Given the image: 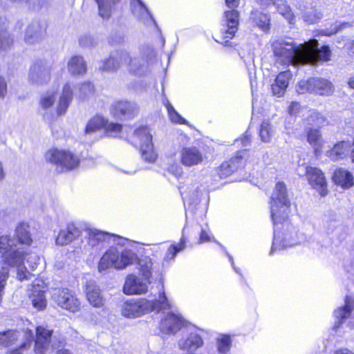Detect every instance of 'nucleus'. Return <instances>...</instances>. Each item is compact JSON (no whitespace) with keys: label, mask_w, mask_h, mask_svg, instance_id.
<instances>
[{"label":"nucleus","mask_w":354,"mask_h":354,"mask_svg":"<svg viewBox=\"0 0 354 354\" xmlns=\"http://www.w3.org/2000/svg\"><path fill=\"white\" fill-rule=\"evenodd\" d=\"M181 194L185 203H198L201 195L198 183H195L191 187H186L181 192Z\"/></svg>","instance_id":"obj_38"},{"label":"nucleus","mask_w":354,"mask_h":354,"mask_svg":"<svg viewBox=\"0 0 354 354\" xmlns=\"http://www.w3.org/2000/svg\"><path fill=\"white\" fill-rule=\"evenodd\" d=\"M290 203L287 196L286 185L278 182L271 196L270 210L274 225L281 223L288 216Z\"/></svg>","instance_id":"obj_6"},{"label":"nucleus","mask_w":354,"mask_h":354,"mask_svg":"<svg viewBox=\"0 0 354 354\" xmlns=\"http://www.w3.org/2000/svg\"><path fill=\"white\" fill-rule=\"evenodd\" d=\"M124 66L123 62L120 58V51H118L115 55L110 57L102 62L100 66V70L102 71H113Z\"/></svg>","instance_id":"obj_41"},{"label":"nucleus","mask_w":354,"mask_h":354,"mask_svg":"<svg viewBox=\"0 0 354 354\" xmlns=\"http://www.w3.org/2000/svg\"><path fill=\"white\" fill-rule=\"evenodd\" d=\"M32 306L39 310H44L46 306L44 291L34 290L30 297Z\"/></svg>","instance_id":"obj_44"},{"label":"nucleus","mask_w":354,"mask_h":354,"mask_svg":"<svg viewBox=\"0 0 354 354\" xmlns=\"http://www.w3.org/2000/svg\"><path fill=\"white\" fill-rule=\"evenodd\" d=\"M28 228L29 225L25 223H19L17 226L15 236L12 238L15 239L19 245L28 248L31 244L32 239Z\"/></svg>","instance_id":"obj_30"},{"label":"nucleus","mask_w":354,"mask_h":354,"mask_svg":"<svg viewBox=\"0 0 354 354\" xmlns=\"http://www.w3.org/2000/svg\"><path fill=\"white\" fill-rule=\"evenodd\" d=\"M199 328L192 326L187 328L178 342V348L182 351H195L203 345V340Z\"/></svg>","instance_id":"obj_12"},{"label":"nucleus","mask_w":354,"mask_h":354,"mask_svg":"<svg viewBox=\"0 0 354 354\" xmlns=\"http://www.w3.org/2000/svg\"><path fill=\"white\" fill-rule=\"evenodd\" d=\"M304 20L310 24L317 22L322 17V14L313 8H307L302 14Z\"/></svg>","instance_id":"obj_48"},{"label":"nucleus","mask_w":354,"mask_h":354,"mask_svg":"<svg viewBox=\"0 0 354 354\" xmlns=\"http://www.w3.org/2000/svg\"><path fill=\"white\" fill-rule=\"evenodd\" d=\"M149 280L134 274H129L125 280L123 291L126 295H140L147 292Z\"/></svg>","instance_id":"obj_19"},{"label":"nucleus","mask_w":354,"mask_h":354,"mask_svg":"<svg viewBox=\"0 0 354 354\" xmlns=\"http://www.w3.org/2000/svg\"><path fill=\"white\" fill-rule=\"evenodd\" d=\"M7 93V83L3 77L0 76V97H3Z\"/></svg>","instance_id":"obj_63"},{"label":"nucleus","mask_w":354,"mask_h":354,"mask_svg":"<svg viewBox=\"0 0 354 354\" xmlns=\"http://www.w3.org/2000/svg\"><path fill=\"white\" fill-rule=\"evenodd\" d=\"M344 302L345 304L343 307L337 308L334 312V315L337 319L335 322V327L337 328L339 327L344 320L349 317L354 308V300L351 297L346 296Z\"/></svg>","instance_id":"obj_29"},{"label":"nucleus","mask_w":354,"mask_h":354,"mask_svg":"<svg viewBox=\"0 0 354 354\" xmlns=\"http://www.w3.org/2000/svg\"><path fill=\"white\" fill-rule=\"evenodd\" d=\"M244 62L245 63L246 67L249 71L250 75L251 74V71L254 70V57L253 55L251 54H249L247 59H244Z\"/></svg>","instance_id":"obj_61"},{"label":"nucleus","mask_w":354,"mask_h":354,"mask_svg":"<svg viewBox=\"0 0 354 354\" xmlns=\"http://www.w3.org/2000/svg\"><path fill=\"white\" fill-rule=\"evenodd\" d=\"M44 32V28L39 23H32L26 29L24 41L30 45L39 43L43 39Z\"/></svg>","instance_id":"obj_27"},{"label":"nucleus","mask_w":354,"mask_h":354,"mask_svg":"<svg viewBox=\"0 0 354 354\" xmlns=\"http://www.w3.org/2000/svg\"><path fill=\"white\" fill-rule=\"evenodd\" d=\"M154 57L153 50H148L147 53H142L139 55L131 57L126 50H120V58L129 72L133 73H140L146 70L149 64V62Z\"/></svg>","instance_id":"obj_8"},{"label":"nucleus","mask_w":354,"mask_h":354,"mask_svg":"<svg viewBox=\"0 0 354 354\" xmlns=\"http://www.w3.org/2000/svg\"><path fill=\"white\" fill-rule=\"evenodd\" d=\"M273 134L274 129L270 122L268 120L263 121L259 130V136L261 140L265 142H270Z\"/></svg>","instance_id":"obj_46"},{"label":"nucleus","mask_w":354,"mask_h":354,"mask_svg":"<svg viewBox=\"0 0 354 354\" xmlns=\"http://www.w3.org/2000/svg\"><path fill=\"white\" fill-rule=\"evenodd\" d=\"M137 261L142 277L146 280H149L151 277L153 266L151 259L147 256L138 259L134 252L128 249L120 252L116 248H109L101 257L99 261L98 270L100 272L104 271L110 268L123 270Z\"/></svg>","instance_id":"obj_2"},{"label":"nucleus","mask_w":354,"mask_h":354,"mask_svg":"<svg viewBox=\"0 0 354 354\" xmlns=\"http://www.w3.org/2000/svg\"><path fill=\"white\" fill-rule=\"evenodd\" d=\"M301 109V105L299 103L296 102H292L290 103V106H288V113L291 115H295L297 113H299Z\"/></svg>","instance_id":"obj_58"},{"label":"nucleus","mask_w":354,"mask_h":354,"mask_svg":"<svg viewBox=\"0 0 354 354\" xmlns=\"http://www.w3.org/2000/svg\"><path fill=\"white\" fill-rule=\"evenodd\" d=\"M79 97L85 99L93 93V86L90 82H84L79 86Z\"/></svg>","instance_id":"obj_53"},{"label":"nucleus","mask_w":354,"mask_h":354,"mask_svg":"<svg viewBox=\"0 0 354 354\" xmlns=\"http://www.w3.org/2000/svg\"><path fill=\"white\" fill-rule=\"evenodd\" d=\"M57 99V92L55 91H48L44 93L39 99V111L44 118L48 116L49 111L53 108Z\"/></svg>","instance_id":"obj_31"},{"label":"nucleus","mask_w":354,"mask_h":354,"mask_svg":"<svg viewBox=\"0 0 354 354\" xmlns=\"http://www.w3.org/2000/svg\"><path fill=\"white\" fill-rule=\"evenodd\" d=\"M306 128H319L327 123L326 118L315 110L308 111V115L304 119Z\"/></svg>","instance_id":"obj_35"},{"label":"nucleus","mask_w":354,"mask_h":354,"mask_svg":"<svg viewBox=\"0 0 354 354\" xmlns=\"http://www.w3.org/2000/svg\"><path fill=\"white\" fill-rule=\"evenodd\" d=\"M186 226L182 231V236L180 242L178 244H171L167 250L165 256L163 257V263H169L174 260L176 255L178 252H180L185 250L187 244V236L185 234Z\"/></svg>","instance_id":"obj_28"},{"label":"nucleus","mask_w":354,"mask_h":354,"mask_svg":"<svg viewBox=\"0 0 354 354\" xmlns=\"http://www.w3.org/2000/svg\"><path fill=\"white\" fill-rule=\"evenodd\" d=\"M167 170L176 178H180L183 173V168L178 164L170 165Z\"/></svg>","instance_id":"obj_56"},{"label":"nucleus","mask_w":354,"mask_h":354,"mask_svg":"<svg viewBox=\"0 0 354 354\" xmlns=\"http://www.w3.org/2000/svg\"><path fill=\"white\" fill-rule=\"evenodd\" d=\"M46 159L66 170L76 168L80 162L79 158L71 151L59 149L48 151L46 154Z\"/></svg>","instance_id":"obj_10"},{"label":"nucleus","mask_w":354,"mask_h":354,"mask_svg":"<svg viewBox=\"0 0 354 354\" xmlns=\"http://www.w3.org/2000/svg\"><path fill=\"white\" fill-rule=\"evenodd\" d=\"M50 67L43 60L35 62L29 71L28 80L34 84H43L50 78Z\"/></svg>","instance_id":"obj_14"},{"label":"nucleus","mask_w":354,"mask_h":354,"mask_svg":"<svg viewBox=\"0 0 354 354\" xmlns=\"http://www.w3.org/2000/svg\"><path fill=\"white\" fill-rule=\"evenodd\" d=\"M131 12L135 17L147 25L156 23L151 12L141 0L131 1Z\"/></svg>","instance_id":"obj_23"},{"label":"nucleus","mask_w":354,"mask_h":354,"mask_svg":"<svg viewBox=\"0 0 354 354\" xmlns=\"http://www.w3.org/2000/svg\"><path fill=\"white\" fill-rule=\"evenodd\" d=\"M323 225L327 233L332 232L337 226L335 221L329 220L328 218L324 221Z\"/></svg>","instance_id":"obj_57"},{"label":"nucleus","mask_w":354,"mask_h":354,"mask_svg":"<svg viewBox=\"0 0 354 354\" xmlns=\"http://www.w3.org/2000/svg\"><path fill=\"white\" fill-rule=\"evenodd\" d=\"M26 336L27 337V340L21 344L19 349L10 351L8 352V354H21V351L28 347L30 346L31 340L33 339V333L31 330H27L25 332Z\"/></svg>","instance_id":"obj_52"},{"label":"nucleus","mask_w":354,"mask_h":354,"mask_svg":"<svg viewBox=\"0 0 354 354\" xmlns=\"http://www.w3.org/2000/svg\"><path fill=\"white\" fill-rule=\"evenodd\" d=\"M88 243L94 246L99 243L109 241L114 234L99 231L96 229H88L87 230Z\"/></svg>","instance_id":"obj_39"},{"label":"nucleus","mask_w":354,"mask_h":354,"mask_svg":"<svg viewBox=\"0 0 354 354\" xmlns=\"http://www.w3.org/2000/svg\"><path fill=\"white\" fill-rule=\"evenodd\" d=\"M0 257L3 265L1 270L15 268L17 277L19 281L29 279L32 274L24 265L25 260L33 270L37 265L39 258L35 254H30L28 248L17 244L10 235L0 234Z\"/></svg>","instance_id":"obj_1"},{"label":"nucleus","mask_w":354,"mask_h":354,"mask_svg":"<svg viewBox=\"0 0 354 354\" xmlns=\"http://www.w3.org/2000/svg\"><path fill=\"white\" fill-rule=\"evenodd\" d=\"M209 241H211L210 236L209 235V234L206 230L202 228L201 234H200L198 243L201 244L205 242H209Z\"/></svg>","instance_id":"obj_62"},{"label":"nucleus","mask_w":354,"mask_h":354,"mask_svg":"<svg viewBox=\"0 0 354 354\" xmlns=\"http://www.w3.org/2000/svg\"><path fill=\"white\" fill-rule=\"evenodd\" d=\"M251 140V134L246 131L243 137L241 138V142L243 147H247L250 145Z\"/></svg>","instance_id":"obj_64"},{"label":"nucleus","mask_w":354,"mask_h":354,"mask_svg":"<svg viewBox=\"0 0 354 354\" xmlns=\"http://www.w3.org/2000/svg\"><path fill=\"white\" fill-rule=\"evenodd\" d=\"M333 180L337 185L344 188H349L353 185V178L351 174L342 169L335 170Z\"/></svg>","instance_id":"obj_37"},{"label":"nucleus","mask_w":354,"mask_h":354,"mask_svg":"<svg viewBox=\"0 0 354 354\" xmlns=\"http://www.w3.org/2000/svg\"><path fill=\"white\" fill-rule=\"evenodd\" d=\"M13 40L6 31L0 32V50H6L12 44Z\"/></svg>","instance_id":"obj_55"},{"label":"nucleus","mask_w":354,"mask_h":354,"mask_svg":"<svg viewBox=\"0 0 354 354\" xmlns=\"http://www.w3.org/2000/svg\"><path fill=\"white\" fill-rule=\"evenodd\" d=\"M351 145L348 142H341L335 145L333 148L327 151V156L332 160L342 159L346 157L351 150Z\"/></svg>","instance_id":"obj_34"},{"label":"nucleus","mask_w":354,"mask_h":354,"mask_svg":"<svg viewBox=\"0 0 354 354\" xmlns=\"http://www.w3.org/2000/svg\"><path fill=\"white\" fill-rule=\"evenodd\" d=\"M305 43L297 44L291 39H279L272 43L276 63L282 66L304 65Z\"/></svg>","instance_id":"obj_3"},{"label":"nucleus","mask_w":354,"mask_h":354,"mask_svg":"<svg viewBox=\"0 0 354 354\" xmlns=\"http://www.w3.org/2000/svg\"><path fill=\"white\" fill-rule=\"evenodd\" d=\"M52 298L59 306L71 312H77L80 308V303L75 294L67 288L55 289Z\"/></svg>","instance_id":"obj_13"},{"label":"nucleus","mask_w":354,"mask_h":354,"mask_svg":"<svg viewBox=\"0 0 354 354\" xmlns=\"http://www.w3.org/2000/svg\"><path fill=\"white\" fill-rule=\"evenodd\" d=\"M22 335V333L18 330H8L0 332V346L8 347L15 344V342Z\"/></svg>","instance_id":"obj_43"},{"label":"nucleus","mask_w":354,"mask_h":354,"mask_svg":"<svg viewBox=\"0 0 354 354\" xmlns=\"http://www.w3.org/2000/svg\"><path fill=\"white\" fill-rule=\"evenodd\" d=\"M250 20L254 25L263 31H268L270 29V17L258 10L252 11Z\"/></svg>","instance_id":"obj_36"},{"label":"nucleus","mask_w":354,"mask_h":354,"mask_svg":"<svg viewBox=\"0 0 354 354\" xmlns=\"http://www.w3.org/2000/svg\"><path fill=\"white\" fill-rule=\"evenodd\" d=\"M53 330L44 326H38L36 329L35 341V352L37 354H46L51 350L50 342Z\"/></svg>","instance_id":"obj_21"},{"label":"nucleus","mask_w":354,"mask_h":354,"mask_svg":"<svg viewBox=\"0 0 354 354\" xmlns=\"http://www.w3.org/2000/svg\"><path fill=\"white\" fill-rule=\"evenodd\" d=\"M98 6L99 15L104 19H108L111 17L115 5L120 0H95Z\"/></svg>","instance_id":"obj_40"},{"label":"nucleus","mask_w":354,"mask_h":354,"mask_svg":"<svg viewBox=\"0 0 354 354\" xmlns=\"http://www.w3.org/2000/svg\"><path fill=\"white\" fill-rule=\"evenodd\" d=\"M318 42L316 39L305 42L304 53V64H315L320 61H328L330 57V50L327 46L318 48Z\"/></svg>","instance_id":"obj_11"},{"label":"nucleus","mask_w":354,"mask_h":354,"mask_svg":"<svg viewBox=\"0 0 354 354\" xmlns=\"http://www.w3.org/2000/svg\"><path fill=\"white\" fill-rule=\"evenodd\" d=\"M307 131V140L310 145H312L317 153L323 146V140L322 135L318 129L308 128Z\"/></svg>","instance_id":"obj_42"},{"label":"nucleus","mask_w":354,"mask_h":354,"mask_svg":"<svg viewBox=\"0 0 354 354\" xmlns=\"http://www.w3.org/2000/svg\"><path fill=\"white\" fill-rule=\"evenodd\" d=\"M348 26H349V24L348 23H342V24H335L334 26V28L333 30H331L330 31L328 32L327 30H325L324 31L325 35H331L335 34L339 30H340L346 27H348Z\"/></svg>","instance_id":"obj_59"},{"label":"nucleus","mask_w":354,"mask_h":354,"mask_svg":"<svg viewBox=\"0 0 354 354\" xmlns=\"http://www.w3.org/2000/svg\"><path fill=\"white\" fill-rule=\"evenodd\" d=\"M8 277L9 270H8L7 268H3V270H0V304L2 301V297L4 294V290Z\"/></svg>","instance_id":"obj_54"},{"label":"nucleus","mask_w":354,"mask_h":354,"mask_svg":"<svg viewBox=\"0 0 354 354\" xmlns=\"http://www.w3.org/2000/svg\"><path fill=\"white\" fill-rule=\"evenodd\" d=\"M205 158L203 152L194 146L183 147L179 152L180 162L187 167L201 164Z\"/></svg>","instance_id":"obj_15"},{"label":"nucleus","mask_w":354,"mask_h":354,"mask_svg":"<svg viewBox=\"0 0 354 354\" xmlns=\"http://www.w3.org/2000/svg\"><path fill=\"white\" fill-rule=\"evenodd\" d=\"M68 72L73 75H81L86 72V65L82 56H73L68 62Z\"/></svg>","instance_id":"obj_33"},{"label":"nucleus","mask_w":354,"mask_h":354,"mask_svg":"<svg viewBox=\"0 0 354 354\" xmlns=\"http://www.w3.org/2000/svg\"><path fill=\"white\" fill-rule=\"evenodd\" d=\"M297 91L299 94L311 93L328 96L333 94L334 86L327 79L312 77L299 81L297 84Z\"/></svg>","instance_id":"obj_7"},{"label":"nucleus","mask_w":354,"mask_h":354,"mask_svg":"<svg viewBox=\"0 0 354 354\" xmlns=\"http://www.w3.org/2000/svg\"><path fill=\"white\" fill-rule=\"evenodd\" d=\"M183 324L184 320L180 315L169 313L161 320L160 328L165 333L174 334L180 330Z\"/></svg>","instance_id":"obj_22"},{"label":"nucleus","mask_w":354,"mask_h":354,"mask_svg":"<svg viewBox=\"0 0 354 354\" xmlns=\"http://www.w3.org/2000/svg\"><path fill=\"white\" fill-rule=\"evenodd\" d=\"M105 122L104 118L100 115L93 117L88 122L85 128V133H91L104 127Z\"/></svg>","instance_id":"obj_45"},{"label":"nucleus","mask_w":354,"mask_h":354,"mask_svg":"<svg viewBox=\"0 0 354 354\" xmlns=\"http://www.w3.org/2000/svg\"><path fill=\"white\" fill-rule=\"evenodd\" d=\"M159 286L158 299L149 301L142 298L127 301L123 304L122 315L127 318H136L152 311L159 312L160 310L169 308L170 305L165 295L163 283L160 281Z\"/></svg>","instance_id":"obj_4"},{"label":"nucleus","mask_w":354,"mask_h":354,"mask_svg":"<svg viewBox=\"0 0 354 354\" xmlns=\"http://www.w3.org/2000/svg\"><path fill=\"white\" fill-rule=\"evenodd\" d=\"M111 114L120 120H127L134 118L138 112V106L129 101H118L111 109Z\"/></svg>","instance_id":"obj_17"},{"label":"nucleus","mask_w":354,"mask_h":354,"mask_svg":"<svg viewBox=\"0 0 354 354\" xmlns=\"http://www.w3.org/2000/svg\"><path fill=\"white\" fill-rule=\"evenodd\" d=\"M289 77L287 72L280 73L271 85L272 94L278 97H281L288 86Z\"/></svg>","instance_id":"obj_32"},{"label":"nucleus","mask_w":354,"mask_h":354,"mask_svg":"<svg viewBox=\"0 0 354 354\" xmlns=\"http://www.w3.org/2000/svg\"><path fill=\"white\" fill-rule=\"evenodd\" d=\"M165 103V105L167 108L169 118L171 122L176 124H187L188 122L187 120L183 118L172 106V105L169 103V102L167 100Z\"/></svg>","instance_id":"obj_47"},{"label":"nucleus","mask_w":354,"mask_h":354,"mask_svg":"<svg viewBox=\"0 0 354 354\" xmlns=\"http://www.w3.org/2000/svg\"><path fill=\"white\" fill-rule=\"evenodd\" d=\"M225 4L228 8L223 12L221 21V40L216 39V41L227 45L228 40L234 37L238 30L239 24V12L236 8L239 5V0H225Z\"/></svg>","instance_id":"obj_5"},{"label":"nucleus","mask_w":354,"mask_h":354,"mask_svg":"<svg viewBox=\"0 0 354 354\" xmlns=\"http://www.w3.org/2000/svg\"><path fill=\"white\" fill-rule=\"evenodd\" d=\"M231 347V339L228 335H221L217 339V348L220 353H227Z\"/></svg>","instance_id":"obj_49"},{"label":"nucleus","mask_w":354,"mask_h":354,"mask_svg":"<svg viewBox=\"0 0 354 354\" xmlns=\"http://www.w3.org/2000/svg\"><path fill=\"white\" fill-rule=\"evenodd\" d=\"M81 232L74 223H68L66 227L61 230L56 239V244L66 245L80 236Z\"/></svg>","instance_id":"obj_24"},{"label":"nucleus","mask_w":354,"mask_h":354,"mask_svg":"<svg viewBox=\"0 0 354 354\" xmlns=\"http://www.w3.org/2000/svg\"><path fill=\"white\" fill-rule=\"evenodd\" d=\"M298 243L297 233L293 227L283 233L282 236L279 234L274 233L270 254L272 255L277 250H283Z\"/></svg>","instance_id":"obj_16"},{"label":"nucleus","mask_w":354,"mask_h":354,"mask_svg":"<svg viewBox=\"0 0 354 354\" xmlns=\"http://www.w3.org/2000/svg\"><path fill=\"white\" fill-rule=\"evenodd\" d=\"M86 295L88 302L95 308L102 307L104 305V298L101 291L94 281H90L86 285Z\"/></svg>","instance_id":"obj_26"},{"label":"nucleus","mask_w":354,"mask_h":354,"mask_svg":"<svg viewBox=\"0 0 354 354\" xmlns=\"http://www.w3.org/2000/svg\"><path fill=\"white\" fill-rule=\"evenodd\" d=\"M104 129L108 136L117 137L121 131L122 125L118 123L105 122Z\"/></svg>","instance_id":"obj_51"},{"label":"nucleus","mask_w":354,"mask_h":354,"mask_svg":"<svg viewBox=\"0 0 354 354\" xmlns=\"http://www.w3.org/2000/svg\"><path fill=\"white\" fill-rule=\"evenodd\" d=\"M247 155L246 151H241L229 161L223 162L218 169V174L220 178H226L239 168L243 167Z\"/></svg>","instance_id":"obj_20"},{"label":"nucleus","mask_w":354,"mask_h":354,"mask_svg":"<svg viewBox=\"0 0 354 354\" xmlns=\"http://www.w3.org/2000/svg\"><path fill=\"white\" fill-rule=\"evenodd\" d=\"M73 90L69 84H65L59 97L56 113L58 115H64L73 100Z\"/></svg>","instance_id":"obj_25"},{"label":"nucleus","mask_w":354,"mask_h":354,"mask_svg":"<svg viewBox=\"0 0 354 354\" xmlns=\"http://www.w3.org/2000/svg\"><path fill=\"white\" fill-rule=\"evenodd\" d=\"M275 7L277 10V11L283 15L288 21L290 24H292L294 21V15L290 8L289 6H288L285 3V1L283 0V3L279 2V5H275Z\"/></svg>","instance_id":"obj_50"},{"label":"nucleus","mask_w":354,"mask_h":354,"mask_svg":"<svg viewBox=\"0 0 354 354\" xmlns=\"http://www.w3.org/2000/svg\"><path fill=\"white\" fill-rule=\"evenodd\" d=\"M306 176L309 184L324 196L327 194V184L323 172L318 168L306 167Z\"/></svg>","instance_id":"obj_18"},{"label":"nucleus","mask_w":354,"mask_h":354,"mask_svg":"<svg viewBox=\"0 0 354 354\" xmlns=\"http://www.w3.org/2000/svg\"><path fill=\"white\" fill-rule=\"evenodd\" d=\"M262 7L267 8L270 5H279V2L283 3V0H257Z\"/></svg>","instance_id":"obj_60"},{"label":"nucleus","mask_w":354,"mask_h":354,"mask_svg":"<svg viewBox=\"0 0 354 354\" xmlns=\"http://www.w3.org/2000/svg\"><path fill=\"white\" fill-rule=\"evenodd\" d=\"M134 138L140 142L142 158L149 162H153L157 158V153L153 149L152 135L147 127H141L134 132Z\"/></svg>","instance_id":"obj_9"}]
</instances>
